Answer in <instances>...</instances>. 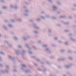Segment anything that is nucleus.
<instances>
[{"label": "nucleus", "instance_id": "3", "mask_svg": "<svg viewBox=\"0 0 76 76\" xmlns=\"http://www.w3.org/2000/svg\"><path fill=\"white\" fill-rule=\"evenodd\" d=\"M1 35H0V36Z\"/></svg>", "mask_w": 76, "mask_h": 76}, {"label": "nucleus", "instance_id": "1", "mask_svg": "<svg viewBox=\"0 0 76 76\" xmlns=\"http://www.w3.org/2000/svg\"><path fill=\"white\" fill-rule=\"evenodd\" d=\"M23 67H25L26 66L25 65H22Z\"/></svg>", "mask_w": 76, "mask_h": 76}, {"label": "nucleus", "instance_id": "2", "mask_svg": "<svg viewBox=\"0 0 76 76\" xmlns=\"http://www.w3.org/2000/svg\"><path fill=\"white\" fill-rule=\"evenodd\" d=\"M53 8L54 9H56V7H55V6H54L53 7Z\"/></svg>", "mask_w": 76, "mask_h": 76}, {"label": "nucleus", "instance_id": "4", "mask_svg": "<svg viewBox=\"0 0 76 76\" xmlns=\"http://www.w3.org/2000/svg\"><path fill=\"white\" fill-rule=\"evenodd\" d=\"M47 50H48V49H47Z\"/></svg>", "mask_w": 76, "mask_h": 76}]
</instances>
